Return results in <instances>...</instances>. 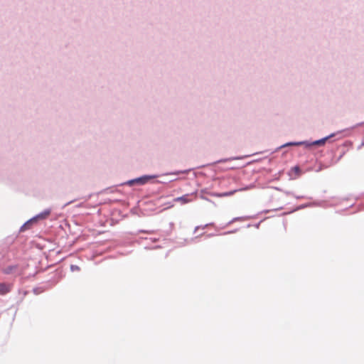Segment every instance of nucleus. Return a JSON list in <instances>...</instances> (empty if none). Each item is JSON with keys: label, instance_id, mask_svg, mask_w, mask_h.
Instances as JSON below:
<instances>
[{"label": "nucleus", "instance_id": "1", "mask_svg": "<svg viewBox=\"0 0 364 364\" xmlns=\"http://www.w3.org/2000/svg\"><path fill=\"white\" fill-rule=\"evenodd\" d=\"M1 272L6 275H13L16 277L22 273V269L18 263L11 262L1 264Z\"/></svg>", "mask_w": 364, "mask_h": 364}, {"label": "nucleus", "instance_id": "2", "mask_svg": "<svg viewBox=\"0 0 364 364\" xmlns=\"http://www.w3.org/2000/svg\"><path fill=\"white\" fill-rule=\"evenodd\" d=\"M51 213V210L50 208L44 210L43 212L38 213L36 216L33 217L30 220H28L27 222H26L21 228V231H23L26 229H28L31 228V225L36 223L39 220H44L46 219Z\"/></svg>", "mask_w": 364, "mask_h": 364}, {"label": "nucleus", "instance_id": "3", "mask_svg": "<svg viewBox=\"0 0 364 364\" xmlns=\"http://www.w3.org/2000/svg\"><path fill=\"white\" fill-rule=\"evenodd\" d=\"M51 213V210L50 208L44 210L43 212L38 213L36 216L33 217L30 220H28L27 222H26L21 228V231H23L26 229H28L31 228V225L36 223L39 220H44L46 219Z\"/></svg>", "mask_w": 364, "mask_h": 364}, {"label": "nucleus", "instance_id": "4", "mask_svg": "<svg viewBox=\"0 0 364 364\" xmlns=\"http://www.w3.org/2000/svg\"><path fill=\"white\" fill-rule=\"evenodd\" d=\"M51 213V210L50 208L44 210L43 212L38 213L36 216L33 217L30 220H28L27 222H26L21 228V231H23L26 229H28L31 228V225L36 223L39 220H44L46 219Z\"/></svg>", "mask_w": 364, "mask_h": 364}, {"label": "nucleus", "instance_id": "5", "mask_svg": "<svg viewBox=\"0 0 364 364\" xmlns=\"http://www.w3.org/2000/svg\"><path fill=\"white\" fill-rule=\"evenodd\" d=\"M157 176L156 175H144L142 176L129 180L125 182L124 185H128L129 186H142L146 184L150 179L156 178Z\"/></svg>", "mask_w": 364, "mask_h": 364}, {"label": "nucleus", "instance_id": "6", "mask_svg": "<svg viewBox=\"0 0 364 364\" xmlns=\"http://www.w3.org/2000/svg\"><path fill=\"white\" fill-rule=\"evenodd\" d=\"M337 134L333 133L330 135L325 136L321 139L310 141H306V148H310L313 146H323L325 144V143L330 139L334 137Z\"/></svg>", "mask_w": 364, "mask_h": 364}, {"label": "nucleus", "instance_id": "7", "mask_svg": "<svg viewBox=\"0 0 364 364\" xmlns=\"http://www.w3.org/2000/svg\"><path fill=\"white\" fill-rule=\"evenodd\" d=\"M205 193H207L208 195L216 196V197H224V196H228L232 194V192H225V193H210L208 192L206 189H202L200 192V198L204 200H208L206 197L204 196Z\"/></svg>", "mask_w": 364, "mask_h": 364}, {"label": "nucleus", "instance_id": "8", "mask_svg": "<svg viewBox=\"0 0 364 364\" xmlns=\"http://www.w3.org/2000/svg\"><path fill=\"white\" fill-rule=\"evenodd\" d=\"M13 288L12 283L0 282V295H6L11 292Z\"/></svg>", "mask_w": 364, "mask_h": 364}, {"label": "nucleus", "instance_id": "9", "mask_svg": "<svg viewBox=\"0 0 364 364\" xmlns=\"http://www.w3.org/2000/svg\"><path fill=\"white\" fill-rule=\"evenodd\" d=\"M193 195L194 193L185 194L181 197L176 198L174 201L180 202L181 204H186L193 200Z\"/></svg>", "mask_w": 364, "mask_h": 364}, {"label": "nucleus", "instance_id": "10", "mask_svg": "<svg viewBox=\"0 0 364 364\" xmlns=\"http://www.w3.org/2000/svg\"><path fill=\"white\" fill-rule=\"evenodd\" d=\"M301 145H304L306 147V141L288 142V143H286V144L282 145L279 148L281 149V148L289 146H301Z\"/></svg>", "mask_w": 364, "mask_h": 364}, {"label": "nucleus", "instance_id": "11", "mask_svg": "<svg viewBox=\"0 0 364 364\" xmlns=\"http://www.w3.org/2000/svg\"><path fill=\"white\" fill-rule=\"evenodd\" d=\"M70 269H71L72 272L79 271L80 270V267L77 265L72 264L70 266Z\"/></svg>", "mask_w": 364, "mask_h": 364}, {"label": "nucleus", "instance_id": "12", "mask_svg": "<svg viewBox=\"0 0 364 364\" xmlns=\"http://www.w3.org/2000/svg\"><path fill=\"white\" fill-rule=\"evenodd\" d=\"M243 218L241 217L234 218L232 220H230L228 224H231L235 221L242 220Z\"/></svg>", "mask_w": 364, "mask_h": 364}, {"label": "nucleus", "instance_id": "13", "mask_svg": "<svg viewBox=\"0 0 364 364\" xmlns=\"http://www.w3.org/2000/svg\"><path fill=\"white\" fill-rule=\"evenodd\" d=\"M43 291V290L41 289V288H34L33 289V293L35 294H38L40 293H41Z\"/></svg>", "mask_w": 364, "mask_h": 364}, {"label": "nucleus", "instance_id": "14", "mask_svg": "<svg viewBox=\"0 0 364 364\" xmlns=\"http://www.w3.org/2000/svg\"><path fill=\"white\" fill-rule=\"evenodd\" d=\"M293 170L296 173H299L301 172V170H300V168L297 166H294L293 168Z\"/></svg>", "mask_w": 364, "mask_h": 364}, {"label": "nucleus", "instance_id": "15", "mask_svg": "<svg viewBox=\"0 0 364 364\" xmlns=\"http://www.w3.org/2000/svg\"><path fill=\"white\" fill-rule=\"evenodd\" d=\"M144 239L145 240H149L152 241L153 242H156L158 240V239H156L155 237H149V238L145 237Z\"/></svg>", "mask_w": 364, "mask_h": 364}, {"label": "nucleus", "instance_id": "16", "mask_svg": "<svg viewBox=\"0 0 364 364\" xmlns=\"http://www.w3.org/2000/svg\"><path fill=\"white\" fill-rule=\"evenodd\" d=\"M310 205H311V204H310V203L304 204V205H300V206H299V209L304 208H306V207H309V206H310Z\"/></svg>", "mask_w": 364, "mask_h": 364}, {"label": "nucleus", "instance_id": "17", "mask_svg": "<svg viewBox=\"0 0 364 364\" xmlns=\"http://www.w3.org/2000/svg\"><path fill=\"white\" fill-rule=\"evenodd\" d=\"M139 232H144V233H151V232H153L154 231L141 230H139Z\"/></svg>", "mask_w": 364, "mask_h": 364}, {"label": "nucleus", "instance_id": "18", "mask_svg": "<svg viewBox=\"0 0 364 364\" xmlns=\"http://www.w3.org/2000/svg\"><path fill=\"white\" fill-rule=\"evenodd\" d=\"M283 192H284L287 196H290V195H291V196H294V194H293L291 192H290V191H283Z\"/></svg>", "mask_w": 364, "mask_h": 364}, {"label": "nucleus", "instance_id": "19", "mask_svg": "<svg viewBox=\"0 0 364 364\" xmlns=\"http://www.w3.org/2000/svg\"><path fill=\"white\" fill-rule=\"evenodd\" d=\"M208 225H208V224H207V225H205L204 226H201V228H202V229H205ZM199 228H200V226L196 227V228L195 231H196V230H197L198 229H199Z\"/></svg>", "mask_w": 364, "mask_h": 364}, {"label": "nucleus", "instance_id": "20", "mask_svg": "<svg viewBox=\"0 0 364 364\" xmlns=\"http://www.w3.org/2000/svg\"><path fill=\"white\" fill-rule=\"evenodd\" d=\"M297 199H300V198H304L305 197L304 196H294Z\"/></svg>", "mask_w": 364, "mask_h": 364}, {"label": "nucleus", "instance_id": "21", "mask_svg": "<svg viewBox=\"0 0 364 364\" xmlns=\"http://www.w3.org/2000/svg\"><path fill=\"white\" fill-rule=\"evenodd\" d=\"M180 172H175V173H173L172 174H178Z\"/></svg>", "mask_w": 364, "mask_h": 364}, {"label": "nucleus", "instance_id": "22", "mask_svg": "<svg viewBox=\"0 0 364 364\" xmlns=\"http://www.w3.org/2000/svg\"><path fill=\"white\" fill-rule=\"evenodd\" d=\"M230 232H231L230 231H228V232H225V233H224V235H225V234H228V233H230Z\"/></svg>", "mask_w": 364, "mask_h": 364}, {"label": "nucleus", "instance_id": "23", "mask_svg": "<svg viewBox=\"0 0 364 364\" xmlns=\"http://www.w3.org/2000/svg\"><path fill=\"white\" fill-rule=\"evenodd\" d=\"M212 235H213L212 234H209V235H208L207 236H208V237H210V236H212Z\"/></svg>", "mask_w": 364, "mask_h": 364}]
</instances>
